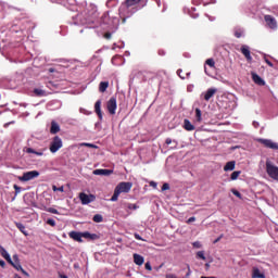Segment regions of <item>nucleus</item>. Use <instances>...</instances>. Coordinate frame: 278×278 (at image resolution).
Returning <instances> with one entry per match:
<instances>
[{
  "label": "nucleus",
  "mask_w": 278,
  "mask_h": 278,
  "mask_svg": "<svg viewBox=\"0 0 278 278\" xmlns=\"http://www.w3.org/2000/svg\"><path fill=\"white\" fill-rule=\"evenodd\" d=\"M241 53L242 55H244L245 60H248L249 62H253V56H251V49L249 48V46H241Z\"/></svg>",
  "instance_id": "10"
},
{
  "label": "nucleus",
  "mask_w": 278,
  "mask_h": 278,
  "mask_svg": "<svg viewBox=\"0 0 278 278\" xmlns=\"http://www.w3.org/2000/svg\"><path fill=\"white\" fill-rule=\"evenodd\" d=\"M14 190H16V192H21V187H18L17 185H14Z\"/></svg>",
  "instance_id": "54"
},
{
  "label": "nucleus",
  "mask_w": 278,
  "mask_h": 278,
  "mask_svg": "<svg viewBox=\"0 0 278 278\" xmlns=\"http://www.w3.org/2000/svg\"><path fill=\"white\" fill-rule=\"evenodd\" d=\"M236 168V161H229L226 163V165L224 166V170L227 173L229 170H235Z\"/></svg>",
  "instance_id": "21"
},
{
  "label": "nucleus",
  "mask_w": 278,
  "mask_h": 278,
  "mask_svg": "<svg viewBox=\"0 0 278 278\" xmlns=\"http://www.w3.org/2000/svg\"><path fill=\"white\" fill-rule=\"evenodd\" d=\"M78 199H80L81 205H88L89 203L97 201V197L94 194H88L85 192H80Z\"/></svg>",
  "instance_id": "5"
},
{
  "label": "nucleus",
  "mask_w": 278,
  "mask_h": 278,
  "mask_svg": "<svg viewBox=\"0 0 278 278\" xmlns=\"http://www.w3.org/2000/svg\"><path fill=\"white\" fill-rule=\"evenodd\" d=\"M46 86H47V88H49V90H52V92H55V90H58V88H60V85H58L53 81H48Z\"/></svg>",
  "instance_id": "26"
},
{
  "label": "nucleus",
  "mask_w": 278,
  "mask_h": 278,
  "mask_svg": "<svg viewBox=\"0 0 278 278\" xmlns=\"http://www.w3.org/2000/svg\"><path fill=\"white\" fill-rule=\"evenodd\" d=\"M201 121H203L201 109H195V123H201Z\"/></svg>",
  "instance_id": "31"
},
{
  "label": "nucleus",
  "mask_w": 278,
  "mask_h": 278,
  "mask_svg": "<svg viewBox=\"0 0 278 278\" xmlns=\"http://www.w3.org/2000/svg\"><path fill=\"white\" fill-rule=\"evenodd\" d=\"M0 266H5V262L4 261H0Z\"/></svg>",
  "instance_id": "56"
},
{
  "label": "nucleus",
  "mask_w": 278,
  "mask_h": 278,
  "mask_svg": "<svg viewBox=\"0 0 278 278\" xmlns=\"http://www.w3.org/2000/svg\"><path fill=\"white\" fill-rule=\"evenodd\" d=\"M252 80L254 81V84H256V86H266V81L264 80V78L255 73L252 74Z\"/></svg>",
  "instance_id": "12"
},
{
  "label": "nucleus",
  "mask_w": 278,
  "mask_h": 278,
  "mask_svg": "<svg viewBox=\"0 0 278 278\" xmlns=\"http://www.w3.org/2000/svg\"><path fill=\"white\" fill-rule=\"evenodd\" d=\"M241 173H242V172H240V170L233 172V173L230 175L231 181H236V179H238V177H240Z\"/></svg>",
  "instance_id": "32"
},
{
  "label": "nucleus",
  "mask_w": 278,
  "mask_h": 278,
  "mask_svg": "<svg viewBox=\"0 0 278 278\" xmlns=\"http://www.w3.org/2000/svg\"><path fill=\"white\" fill-rule=\"evenodd\" d=\"M110 88V83L109 81H101L99 85V91L100 92H105Z\"/></svg>",
  "instance_id": "27"
},
{
  "label": "nucleus",
  "mask_w": 278,
  "mask_h": 278,
  "mask_svg": "<svg viewBox=\"0 0 278 278\" xmlns=\"http://www.w3.org/2000/svg\"><path fill=\"white\" fill-rule=\"evenodd\" d=\"M166 190H170V185H168V182H165V184H163V186H162V191L164 192V191H166Z\"/></svg>",
  "instance_id": "40"
},
{
  "label": "nucleus",
  "mask_w": 278,
  "mask_h": 278,
  "mask_svg": "<svg viewBox=\"0 0 278 278\" xmlns=\"http://www.w3.org/2000/svg\"><path fill=\"white\" fill-rule=\"evenodd\" d=\"M192 247H193L194 249H201V242L195 241V242L192 243Z\"/></svg>",
  "instance_id": "43"
},
{
  "label": "nucleus",
  "mask_w": 278,
  "mask_h": 278,
  "mask_svg": "<svg viewBox=\"0 0 278 278\" xmlns=\"http://www.w3.org/2000/svg\"><path fill=\"white\" fill-rule=\"evenodd\" d=\"M83 147H89V149H97V146L92 143H83Z\"/></svg>",
  "instance_id": "42"
},
{
  "label": "nucleus",
  "mask_w": 278,
  "mask_h": 278,
  "mask_svg": "<svg viewBox=\"0 0 278 278\" xmlns=\"http://www.w3.org/2000/svg\"><path fill=\"white\" fill-rule=\"evenodd\" d=\"M141 0H126L124 5L128 7V8H134V5H138V3H140Z\"/></svg>",
  "instance_id": "29"
},
{
  "label": "nucleus",
  "mask_w": 278,
  "mask_h": 278,
  "mask_svg": "<svg viewBox=\"0 0 278 278\" xmlns=\"http://www.w3.org/2000/svg\"><path fill=\"white\" fill-rule=\"evenodd\" d=\"M146 270H153V267H151V263H146Z\"/></svg>",
  "instance_id": "49"
},
{
  "label": "nucleus",
  "mask_w": 278,
  "mask_h": 278,
  "mask_svg": "<svg viewBox=\"0 0 278 278\" xmlns=\"http://www.w3.org/2000/svg\"><path fill=\"white\" fill-rule=\"evenodd\" d=\"M232 194H235V197H237L238 199H242V193H240V191L236 190V189H231Z\"/></svg>",
  "instance_id": "37"
},
{
  "label": "nucleus",
  "mask_w": 278,
  "mask_h": 278,
  "mask_svg": "<svg viewBox=\"0 0 278 278\" xmlns=\"http://www.w3.org/2000/svg\"><path fill=\"white\" fill-rule=\"evenodd\" d=\"M197 258L205 261V252L204 251L197 252Z\"/></svg>",
  "instance_id": "36"
},
{
  "label": "nucleus",
  "mask_w": 278,
  "mask_h": 278,
  "mask_svg": "<svg viewBox=\"0 0 278 278\" xmlns=\"http://www.w3.org/2000/svg\"><path fill=\"white\" fill-rule=\"evenodd\" d=\"M257 142H260V144H263V147H266V149H273L274 151H278V143L274 142L270 139H257Z\"/></svg>",
  "instance_id": "7"
},
{
  "label": "nucleus",
  "mask_w": 278,
  "mask_h": 278,
  "mask_svg": "<svg viewBox=\"0 0 278 278\" xmlns=\"http://www.w3.org/2000/svg\"><path fill=\"white\" fill-rule=\"evenodd\" d=\"M48 71H49V73H55V70L52 67H50Z\"/></svg>",
  "instance_id": "55"
},
{
  "label": "nucleus",
  "mask_w": 278,
  "mask_h": 278,
  "mask_svg": "<svg viewBox=\"0 0 278 278\" xmlns=\"http://www.w3.org/2000/svg\"><path fill=\"white\" fill-rule=\"evenodd\" d=\"M62 138L60 136L53 137L52 141L50 142V153H58L59 149H62Z\"/></svg>",
  "instance_id": "4"
},
{
  "label": "nucleus",
  "mask_w": 278,
  "mask_h": 278,
  "mask_svg": "<svg viewBox=\"0 0 278 278\" xmlns=\"http://www.w3.org/2000/svg\"><path fill=\"white\" fill-rule=\"evenodd\" d=\"M116 98L112 97L110 98V100L106 102V110L109 112V114H111L112 116H114V114H116Z\"/></svg>",
  "instance_id": "8"
},
{
  "label": "nucleus",
  "mask_w": 278,
  "mask_h": 278,
  "mask_svg": "<svg viewBox=\"0 0 278 278\" xmlns=\"http://www.w3.org/2000/svg\"><path fill=\"white\" fill-rule=\"evenodd\" d=\"M172 143H173V139L167 138V139L165 140V144H172Z\"/></svg>",
  "instance_id": "51"
},
{
  "label": "nucleus",
  "mask_w": 278,
  "mask_h": 278,
  "mask_svg": "<svg viewBox=\"0 0 278 278\" xmlns=\"http://www.w3.org/2000/svg\"><path fill=\"white\" fill-rule=\"evenodd\" d=\"M194 220H197V217H190L187 223L188 225H190V223H194Z\"/></svg>",
  "instance_id": "50"
},
{
  "label": "nucleus",
  "mask_w": 278,
  "mask_h": 278,
  "mask_svg": "<svg viewBox=\"0 0 278 278\" xmlns=\"http://www.w3.org/2000/svg\"><path fill=\"white\" fill-rule=\"evenodd\" d=\"M184 71L182 70H178L177 71V75H178V77H180V79H186V76H184Z\"/></svg>",
  "instance_id": "41"
},
{
  "label": "nucleus",
  "mask_w": 278,
  "mask_h": 278,
  "mask_svg": "<svg viewBox=\"0 0 278 278\" xmlns=\"http://www.w3.org/2000/svg\"><path fill=\"white\" fill-rule=\"evenodd\" d=\"M70 238H72V240H75L76 242H84V240H81V232L78 231H71L68 233Z\"/></svg>",
  "instance_id": "15"
},
{
  "label": "nucleus",
  "mask_w": 278,
  "mask_h": 278,
  "mask_svg": "<svg viewBox=\"0 0 278 278\" xmlns=\"http://www.w3.org/2000/svg\"><path fill=\"white\" fill-rule=\"evenodd\" d=\"M220 240H223V235H220L217 239H215L213 241V244H216V243L220 242Z\"/></svg>",
  "instance_id": "48"
},
{
  "label": "nucleus",
  "mask_w": 278,
  "mask_h": 278,
  "mask_svg": "<svg viewBox=\"0 0 278 278\" xmlns=\"http://www.w3.org/2000/svg\"><path fill=\"white\" fill-rule=\"evenodd\" d=\"M186 75H187V77H190V73H187Z\"/></svg>",
  "instance_id": "58"
},
{
  "label": "nucleus",
  "mask_w": 278,
  "mask_h": 278,
  "mask_svg": "<svg viewBox=\"0 0 278 278\" xmlns=\"http://www.w3.org/2000/svg\"><path fill=\"white\" fill-rule=\"evenodd\" d=\"M60 132V125L55 122H51L50 134H58Z\"/></svg>",
  "instance_id": "23"
},
{
  "label": "nucleus",
  "mask_w": 278,
  "mask_h": 278,
  "mask_svg": "<svg viewBox=\"0 0 278 278\" xmlns=\"http://www.w3.org/2000/svg\"><path fill=\"white\" fill-rule=\"evenodd\" d=\"M252 277L253 278H266V276L262 273H260V269L258 268H255L253 270V274H252Z\"/></svg>",
  "instance_id": "30"
},
{
  "label": "nucleus",
  "mask_w": 278,
  "mask_h": 278,
  "mask_svg": "<svg viewBox=\"0 0 278 278\" xmlns=\"http://www.w3.org/2000/svg\"><path fill=\"white\" fill-rule=\"evenodd\" d=\"M15 227H17V229H20L21 233H23L24 236H29V232H27L25 225L16 222Z\"/></svg>",
  "instance_id": "22"
},
{
  "label": "nucleus",
  "mask_w": 278,
  "mask_h": 278,
  "mask_svg": "<svg viewBox=\"0 0 278 278\" xmlns=\"http://www.w3.org/2000/svg\"><path fill=\"white\" fill-rule=\"evenodd\" d=\"M217 89L216 88H208L206 92L203 93L204 101H210L214 94H216Z\"/></svg>",
  "instance_id": "13"
},
{
  "label": "nucleus",
  "mask_w": 278,
  "mask_h": 278,
  "mask_svg": "<svg viewBox=\"0 0 278 278\" xmlns=\"http://www.w3.org/2000/svg\"><path fill=\"white\" fill-rule=\"evenodd\" d=\"M93 223H103V215L96 214L92 218Z\"/></svg>",
  "instance_id": "33"
},
{
  "label": "nucleus",
  "mask_w": 278,
  "mask_h": 278,
  "mask_svg": "<svg viewBox=\"0 0 278 278\" xmlns=\"http://www.w3.org/2000/svg\"><path fill=\"white\" fill-rule=\"evenodd\" d=\"M135 238L136 240H142V242H144V239L137 232L135 233Z\"/></svg>",
  "instance_id": "47"
},
{
  "label": "nucleus",
  "mask_w": 278,
  "mask_h": 278,
  "mask_svg": "<svg viewBox=\"0 0 278 278\" xmlns=\"http://www.w3.org/2000/svg\"><path fill=\"white\" fill-rule=\"evenodd\" d=\"M124 206L126 207L127 214H131L129 210H138L139 207L137 204H132V203H125Z\"/></svg>",
  "instance_id": "28"
},
{
  "label": "nucleus",
  "mask_w": 278,
  "mask_h": 278,
  "mask_svg": "<svg viewBox=\"0 0 278 278\" xmlns=\"http://www.w3.org/2000/svg\"><path fill=\"white\" fill-rule=\"evenodd\" d=\"M0 254L9 264L12 263V257L10 256L5 248H3L2 245H0Z\"/></svg>",
  "instance_id": "17"
},
{
  "label": "nucleus",
  "mask_w": 278,
  "mask_h": 278,
  "mask_svg": "<svg viewBox=\"0 0 278 278\" xmlns=\"http://www.w3.org/2000/svg\"><path fill=\"white\" fill-rule=\"evenodd\" d=\"M24 151L26 153H34V155H38L39 157H41V155H45L42 151H36L33 148H25Z\"/></svg>",
  "instance_id": "24"
},
{
  "label": "nucleus",
  "mask_w": 278,
  "mask_h": 278,
  "mask_svg": "<svg viewBox=\"0 0 278 278\" xmlns=\"http://www.w3.org/2000/svg\"><path fill=\"white\" fill-rule=\"evenodd\" d=\"M104 38H105L106 40H110V39L112 38V33H105V34H104Z\"/></svg>",
  "instance_id": "45"
},
{
  "label": "nucleus",
  "mask_w": 278,
  "mask_h": 278,
  "mask_svg": "<svg viewBox=\"0 0 278 278\" xmlns=\"http://www.w3.org/2000/svg\"><path fill=\"white\" fill-rule=\"evenodd\" d=\"M184 129H186V131H194V125H192L189 119H184Z\"/></svg>",
  "instance_id": "20"
},
{
  "label": "nucleus",
  "mask_w": 278,
  "mask_h": 278,
  "mask_svg": "<svg viewBox=\"0 0 278 278\" xmlns=\"http://www.w3.org/2000/svg\"><path fill=\"white\" fill-rule=\"evenodd\" d=\"M266 173L270 179H274V181H278V166L273 164L270 161H266Z\"/></svg>",
  "instance_id": "2"
},
{
  "label": "nucleus",
  "mask_w": 278,
  "mask_h": 278,
  "mask_svg": "<svg viewBox=\"0 0 278 278\" xmlns=\"http://www.w3.org/2000/svg\"><path fill=\"white\" fill-rule=\"evenodd\" d=\"M205 64H207V66H210V68H215V66H216V62L214 61V59H207L205 61Z\"/></svg>",
  "instance_id": "34"
},
{
  "label": "nucleus",
  "mask_w": 278,
  "mask_h": 278,
  "mask_svg": "<svg viewBox=\"0 0 278 278\" xmlns=\"http://www.w3.org/2000/svg\"><path fill=\"white\" fill-rule=\"evenodd\" d=\"M47 225H50V227H55V219L53 218L47 219Z\"/></svg>",
  "instance_id": "39"
},
{
  "label": "nucleus",
  "mask_w": 278,
  "mask_h": 278,
  "mask_svg": "<svg viewBox=\"0 0 278 278\" xmlns=\"http://www.w3.org/2000/svg\"><path fill=\"white\" fill-rule=\"evenodd\" d=\"M83 238H87L88 240H99V235L97 233H90L88 231L81 232Z\"/></svg>",
  "instance_id": "18"
},
{
  "label": "nucleus",
  "mask_w": 278,
  "mask_h": 278,
  "mask_svg": "<svg viewBox=\"0 0 278 278\" xmlns=\"http://www.w3.org/2000/svg\"><path fill=\"white\" fill-rule=\"evenodd\" d=\"M47 212H49L50 214H60V212H58V208L54 207L47 208Z\"/></svg>",
  "instance_id": "38"
},
{
  "label": "nucleus",
  "mask_w": 278,
  "mask_h": 278,
  "mask_svg": "<svg viewBox=\"0 0 278 278\" xmlns=\"http://www.w3.org/2000/svg\"><path fill=\"white\" fill-rule=\"evenodd\" d=\"M94 112L100 121H103V112H101V100L94 103Z\"/></svg>",
  "instance_id": "14"
},
{
  "label": "nucleus",
  "mask_w": 278,
  "mask_h": 278,
  "mask_svg": "<svg viewBox=\"0 0 278 278\" xmlns=\"http://www.w3.org/2000/svg\"><path fill=\"white\" fill-rule=\"evenodd\" d=\"M235 36H236V38H242V31L241 30H236Z\"/></svg>",
  "instance_id": "44"
},
{
  "label": "nucleus",
  "mask_w": 278,
  "mask_h": 278,
  "mask_svg": "<svg viewBox=\"0 0 278 278\" xmlns=\"http://www.w3.org/2000/svg\"><path fill=\"white\" fill-rule=\"evenodd\" d=\"M38 177H40V172L30 170V172H25L18 179L20 181H31V179H36Z\"/></svg>",
  "instance_id": "6"
},
{
  "label": "nucleus",
  "mask_w": 278,
  "mask_h": 278,
  "mask_svg": "<svg viewBox=\"0 0 278 278\" xmlns=\"http://www.w3.org/2000/svg\"><path fill=\"white\" fill-rule=\"evenodd\" d=\"M134 184L131 182H119L114 190L113 195L111 197V201L116 202L118 201V197L123 193L130 192Z\"/></svg>",
  "instance_id": "1"
},
{
  "label": "nucleus",
  "mask_w": 278,
  "mask_h": 278,
  "mask_svg": "<svg viewBox=\"0 0 278 278\" xmlns=\"http://www.w3.org/2000/svg\"><path fill=\"white\" fill-rule=\"evenodd\" d=\"M113 170L112 169H94L93 175H102L104 177H108L112 175Z\"/></svg>",
  "instance_id": "16"
},
{
  "label": "nucleus",
  "mask_w": 278,
  "mask_h": 278,
  "mask_svg": "<svg viewBox=\"0 0 278 278\" xmlns=\"http://www.w3.org/2000/svg\"><path fill=\"white\" fill-rule=\"evenodd\" d=\"M265 62L267 65L270 66V68H273L275 66V64H273V62H270V60H268V59H265Z\"/></svg>",
  "instance_id": "46"
},
{
  "label": "nucleus",
  "mask_w": 278,
  "mask_h": 278,
  "mask_svg": "<svg viewBox=\"0 0 278 278\" xmlns=\"http://www.w3.org/2000/svg\"><path fill=\"white\" fill-rule=\"evenodd\" d=\"M21 273H22V275H25V277H29V273H27V271L24 270L23 268H22Z\"/></svg>",
  "instance_id": "53"
},
{
  "label": "nucleus",
  "mask_w": 278,
  "mask_h": 278,
  "mask_svg": "<svg viewBox=\"0 0 278 278\" xmlns=\"http://www.w3.org/2000/svg\"><path fill=\"white\" fill-rule=\"evenodd\" d=\"M150 186H151L152 188H157V182L151 181V182H150Z\"/></svg>",
  "instance_id": "52"
},
{
  "label": "nucleus",
  "mask_w": 278,
  "mask_h": 278,
  "mask_svg": "<svg viewBox=\"0 0 278 278\" xmlns=\"http://www.w3.org/2000/svg\"><path fill=\"white\" fill-rule=\"evenodd\" d=\"M132 15H134V12L129 10V7L123 4L119 8V18L122 20L123 24L127 23V18H131Z\"/></svg>",
  "instance_id": "3"
},
{
  "label": "nucleus",
  "mask_w": 278,
  "mask_h": 278,
  "mask_svg": "<svg viewBox=\"0 0 278 278\" xmlns=\"http://www.w3.org/2000/svg\"><path fill=\"white\" fill-rule=\"evenodd\" d=\"M11 266H13V268H15V270H23V266H21V262L18 261V255L14 254L13 255V261L11 260Z\"/></svg>",
  "instance_id": "11"
},
{
  "label": "nucleus",
  "mask_w": 278,
  "mask_h": 278,
  "mask_svg": "<svg viewBox=\"0 0 278 278\" xmlns=\"http://www.w3.org/2000/svg\"><path fill=\"white\" fill-rule=\"evenodd\" d=\"M134 262L137 266H142L144 264V257L140 254H134Z\"/></svg>",
  "instance_id": "19"
},
{
  "label": "nucleus",
  "mask_w": 278,
  "mask_h": 278,
  "mask_svg": "<svg viewBox=\"0 0 278 278\" xmlns=\"http://www.w3.org/2000/svg\"><path fill=\"white\" fill-rule=\"evenodd\" d=\"M34 94L35 97H47L49 93L42 89L35 88Z\"/></svg>",
  "instance_id": "25"
},
{
  "label": "nucleus",
  "mask_w": 278,
  "mask_h": 278,
  "mask_svg": "<svg viewBox=\"0 0 278 278\" xmlns=\"http://www.w3.org/2000/svg\"><path fill=\"white\" fill-rule=\"evenodd\" d=\"M264 21L269 29H275L277 27V20H275L273 15H265Z\"/></svg>",
  "instance_id": "9"
},
{
  "label": "nucleus",
  "mask_w": 278,
  "mask_h": 278,
  "mask_svg": "<svg viewBox=\"0 0 278 278\" xmlns=\"http://www.w3.org/2000/svg\"><path fill=\"white\" fill-rule=\"evenodd\" d=\"M61 278H68V276H66V275H62V276H61Z\"/></svg>",
  "instance_id": "57"
},
{
  "label": "nucleus",
  "mask_w": 278,
  "mask_h": 278,
  "mask_svg": "<svg viewBox=\"0 0 278 278\" xmlns=\"http://www.w3.org/2000/svg\"><path fill=\"white\" fill-rule=\"evenodd\" d=\"M53 192H64V186L56 187L55 185L52 186Z\"/></svg>",
  "instance_id": "35"
}]
</instances>
